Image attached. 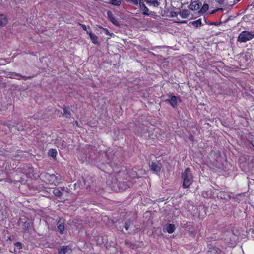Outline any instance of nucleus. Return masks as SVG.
<instances>
[{"label": "nucleus", "instance_id": "obj_4", "mask_svg": "<svg viewBox=\"0 0 254 254\" xmlns=\"http://www.w3.org/2000/svg\"><path fill=\"white\" fill-rule=\"evenodd\" d=\"M150 168L151 170L156 174L159 173L161 171V164L157 162H152L150 164Z\"/></svg>", "mask_w": 254, "mask_h": 254}, {"label": "nucleus", "instance_id": "obj_27", "mask_svg": "<svg viewBox=\"0 0 254 254\" xmlns=\"http://www.w3.org/2000/svg\"><path fill=\"white\" fill-rule=\"evenodd\" d=\"M216 1L220 5L224 3V0H216Z\"/></svg>", "mask_w": 254, "mask_h": 254}, {"label": "nucleus", "instance_id": "obj_31", "mask_svg": "<svg viewBox=\"0 0 254 254\" xmlns=\"http://www.w3.org/2000/svg\"><path fill=\"white\" fill-rule=\"evenodd\" d=\"M177 23H186V21H175Z\"/></svg>", "mask_w": 254, "mask_h": 254}, {"label": "nucleus", "instance_id": "obj_12", "mask_svg": "<svg viewBox=\"0 0 254 254\" xmlns=\"http://www.w3.org/2000/svg\"><path fill=\"white\" fill-rule=\"evenodd\" d=\"M57 224L58 231L61 234H63L65 229L64 223L59 221Z\"/></svg>", "mask_w": 254, "mask_h": 254}, {"label": "nucleus", "instance_id": "obj_6", "mask_svg": "<svg viewBox=\"0 0 254 254\" xmlns=\"http://www.w3.org/2000/svg\"><path fill=\"white\" fill-rule=\"evenodd\" d=\"M201 6V3L200 2L198 1H193L189 5V8L191 10H197L199 9Z\"/></svg>", "mask_w": 254, "mask_h": 254}, {"label": "nucleus", "instance_id": "obj_36", "mask_svg": "<svg viewBox=\"0 0 254 254\" xmlns=\"http://www.w3.org/2000/svg\"><path fill=\"white\" fill-rule=\"evenodd\" d=\"M13 78H15L14 76H13V77H12Z\"/></svg>", "mask_w": 254, "mask_h": 254}, {"label": "nucleus", "instance_id": "obj_35", "mask_svg": "<svg viewBox=\"0 0 254 254\" xmlns=\"http://www.w3.org/2000/svg\"><path fill=\"white\" fill-rule=\"evenodd\" d=\"M237 1H239L240 0H236Z\"/></svg>", "mask_w": 254, "mask_h": 254}, {"label": "nucleus", "instance_id": "obj_30", "mask_svg": "<svg viewBox=\"0 0 254 254\" xmlns=\"http://www.w3.org/2000/svg\"><path fill=\"white\" fill-rule=\"evenodd\" d=\"M15 76H20V77H22V76L19 74H15ZM23 78H25V79H27V78L25 76H22Z\"/></svg>", "mask_w": 254, "mask_h": 254}, {"label": "nucleus", "instance_id": "obj_8", "mask_svg": "<svg viewBox=\"0 0 254 254\" xmlns=\"http://www.w3.org/2000/svg\"><path fill=\"white\" fill-rule=\"evenodd\" d=\"M166 101H168V102L173 107H175L177 106V98L175 96H171L170 99H167Z\"/></svg>", "mask_w": 254, "mask_h": 254}, {"label": "nucleus", "instance_id": "obj_1", "mask_svg": "<svg viewBox=\"0 0 254 254\" xmlns=\"http://www.w3.org/2000/svg\"><path fill=\"white\" fill-rule=\"evenodd\" d=\"M182 179L183 180V187L184 188H188L193 182V176L189 168H187L182 174Z\"/></svg>", "mask_w": 254, "mask_h": 254}, {"label": "nucleus", "instance_id": "obj_3", "mask_svg": "<svg viewBox=\"0 0 254 254\" xmlns=\"http://www.w3.org/2000/svg\"><path fill=\"white\" fill-rule=\"evenodd\" d=\"M254 38V32L243 31L237 37V41L240 43H246Z\"/></svg>", "mask_w": 254, "mask_h": 254}, {"label": "nucleus", "instance_id": "obj_18", "mask_svg": "<svg viewBox=\"0 0 254 254\" xmlns=\"http://www.w3.org/2000/svg\"><path fill=\"white\" fill-rule=\"evenodd\" d=\"M57 152L55 149H51L48 152V154L50 156L55 158L57 156Z\"/></svg>", "mask_w": 254, "mask_h": 254}, {"label": "nucleus", "instance_id": "obj_17", "mask_svg": "<svg viewBox=\"0 0 254 254\" xmlns=\"http://www.w3.org/2000/svg\"><path fill=\"white\" fill-rule=\"evenodd\" d=\"M122 3L121 0H110V3L115 6H120Z\"/></svg>", "mask_w": 254, "mask_h": 254}, {"label": "nucleus", "instance_id": "obj_33", "mask_svg": "<svg viewBox=\"0 0 254 254\" xmlns=\"http://www.w3.org/2000/svg\"><path fill=\"white\" fill-rule=\"evenodd\" d=\"M189 138H190V140H192L193 137V136L192 135H191V136H190Z\"/></svg>", "mask_w": 254, "mask_h": 254}, {"label": "nucleus", "instance_id": "obj_25", "mask_svg": "<svg viewBox=\"0 0 254 254\" xmlns=\"http://www.w3.org/2000/svg\"><path fill=\"white\" fill-rule=\"evenodd\" d=\"M88 180H90V178H86V179H85V180H84V183H85V185H86V187H87L90 186V183H87V182H88Z\"/></svg>", "mask_w": 254, "mask_h": 254}, {"label": "nucleus", "instance_id": "obj_10", "mask_svg": "<svg viewBox=\"0 0 254 254\" xmlns=\"http://www.w3.org/2000/svg\"><path fill=\"white\" fill-rule=\"evenodd\" d=\"M166 231L168 233L171 234L174 232L175 230V225L173 224H169L166 226Z\"/></svg>", "mask_w": 254, "mask_h": 254}, {"label": "nucleus", "instance_id": "obj_14", "mask_svg": "<svg viewBox=\"0 0 254 254\" xmlns=\"http://www.w3.org/2000/svg\"><path fill=\"white\" fill-rule=\"evenodd\" d=\"M147 3L150 5H152L154 7H158L159 5V2L157 0H146Z\"/></svg>", "mask_w": 254, "mask_h": 254}, {"label": "nucleus", "instance_id": "obj_22", "mask_svg": "<svg viewBox=\"0 0 254 254\" xmlns=\"http://www.w3.org/2000/svg\"><path fill=\"white\" fill-rule=\"evenodd\" d=\"M64 114L63 115L66 118H69L70 117L71 114L69 111L67 110L65 108L63 109Z\"/></svg>", "mask_w": 254, "mask_h": 254}, {"label": "nucleus", "instance_id": "obj_16", "mask_svg": "<svg viewBox=\"0 0 254 254\" xmlns=\"http://www.w3.org/2000/svg\"><path fill=\"white\" fill-rule=\"evenodd\" d=\"M190 24H191L195 27H198L202 25V22L200 19H198L196 21L190 22Z\"/></svg>", "mask_w": 254, "mask_h": 254}, {"label": "nucleus", "instance_id": "obj_7", "mask_svg": "<svg viewBox=\"0 0 254 254\" xmlns=\"http://www.w3.org/2000/svg\"><path fill=\"white\" fill-rule=\"evenodd\" d=\"M107 16L111 22H112L114 25L119 26L120 25V22L118 21L113 15L111 11L107 12Z\"/></svg>", "mask_w": 254, "mask_h": 254}, {"label": "nucleus", "instance_id": "obj_26", "mask_svg": "<svg viewBox=\"0 0 254 254\" xmlns=\"http://www.w3.org/2000/svg\"><path fill=\"white\" fill-rule=\"evenodd\" d=\"M141 0H127V1H131L135 5H137L138 3V1H140Z\"/></svg>", "mask_w": 254, "mask_h": 254}, {"label": "nucleus", "instance_id": "obj_2", "mask_svg": "<svg viewBox=\"0 0 254 254\" xmlns=\"http://www.w3.org/2000/svg\"><path fill=\"white\" fill-rule=\"evenodd\" d=\"M42 177L45 181L50 184H54L57 186L61 181V179L54 174H50L48 173L41 174Z\"/></svg>", "mask_w": 254, "mask_h": 254}, {"label": "nucleus", "instance_id": "obj_20", "mask_svg": "<svg viewBox=\"0 0 254 254\" xmlns=\"http://www.w3.org/2000/svg\"><path fill=\"white\" fill-rule=\"evenodd\" d=\"M53 192L56 196L60 197L62 195V193L58 189H54Z\"/></svg>", "mask_w": 254, "mask_h": 254}, {"label": "nucleus", "instance_id": "obj_21", "mask_svg": "<svg viewBox=\"0 0 254 254\" xmlns=\"http://www.w3.org/2000/svg\"><path fill=\"white\" fill-rule=\"evenodd\" d=\"M30 228V224L29 222L26 221L23 224V229L25 230H28Z\"/></svg>", "mask_w": 254, "mask_h": 254}, {"label": "nucleus", "instance_id": "obj_23", "mask_svg": "<svg viewBox=\"0 0 254 254\" xmlns=\"http://www.w3.org/2000/svg\"><path fill=\"white\" fill-rule=\"evenodd\" d=\"M131 221L130 220H128L125 222V228L126 230H128L131 225Z\"/></svg>", "mask_w": 254, "mask_h": 254}, {"label": "nucleus", "instance_id": "obj_28", "mask_svg": "<svg viewBox=\"0 0 254 254\" xmlns=\"http://www.w3.org/2000/svg\"><path fill=\"white\" fill-rule=\"evenodd\" d=\"M177 14L176 12H172L171 13V17H172L177 16Z\"/></svg>", "mask_w": 254, "mask_h": 254}, {"label": "nucleus", "instance_id": "obj_24", "mask_svg": "<svg viewBox=\"0 0 254 254\" xmlns=\"http://www.w3.org/2000/svg\"><path fill=\"white\" fill-rule=\"evenodd\" d=\"M14 245L19 250L22 249V244L20 242H16Z\"/></svg>", "mask_w": 254, "mask_h": 254}, {"label": "nucleus", "instance_id": "obj_29", "mask_svg": "<svg viewBox=\"0 0 254 254\" xmlns=\"http://www.w3.org/2000/svg\"><path fill=\"white\" fill-rule=\"evenodd\" d=\"M147 130V128H146L145 129H144L143 131H141L140 132H139V133H140V134H142V133H145Z\"/></svg>", "mask_w": 254, "mask_h": 254}, {"label": "nucleus", "instance_id": "obj_19", "mask_svg": "<svg viewBox=\"0 0 254 254\" xmlns=\"http://www.w3.org/2000/svg\"><path fill=\"white\" fill-rule=\"evenodd\" d=\"M208 5L206 3H204L201 8L200 9L199 12L203 13L206 12L208 9Z\"/></svg>", "mask_w": 254, "mask_h": 254}, {"label": "nucleus", "instance_id": "obj_13", "mask_svg": "<svg viewBox=\"0 0 254 254\" xmlns=\"http://www.w3.org/2000/svg\"><path fill=\"white\" fill-rule=\"evenodd\" d=\"M189 12L187 9L182 10L180 12V15L183 18H187L189 16Z\"/></svg>", "mask_w": 254, "mask_h": 254}, {"label": "nucleus", "instance_id": "obj_5", "mask_svg": "<svg viewBox=\"0 0 254 254\" xmlns=\"http://www.w3.org/2000/svg\"><path fill=\"white\" fill-rule=\"evenodd\" d=\"M71 252V249L67 246H64L59 249V253L60 254H70Z\"/></svg>", "mask_w": 254, "mask_h": 254}, {"label": "nucleus", "instance_id": "obj_34", "mask_svg": "<svg viewBox=\"0 0 254 254\" xmlns=\"http://www.w3.org/2000/svg\"><path fill=\"white\" fill-rule=\"evenodd\" d=\"M252 145L254 147V140L252 141Z\"/></svg>", "mask_w": 254, "mask_h": 254}, {"label": "nucleus", "instance_id": "obj_9", "mask_svg": "<svg viewBox=\"0 0 254 254\" xmlns=\"http://www.w3.org/2000/svg\"><path fill=\"white\" fill-rule=\"evenodd\" d=\"M7 23V19L4 15H0V26H3Z\"/></svg>", "mask_w": 254, "mask_h": 254}, {"label": "nucleus", "instance_id": "obj_32", "mask_svg": "<svg viewBox=\"0 0 254 254\" xmlns=\"http://www.w3.org/2000/svg\"><path fill=\"white\" fill-rule=\"evenodd\" d=\"M82 27L83 29H84V30H86V26L85 25H82Z\"/></svg>", "mask_w": 254, "mask_h": 254}, {"label": "nucleus", "instance_id": "obj_15", "mask_svg": "<svg viewBox=\"0 0 254 254\" xmlns=\"http://www.w3.org/2000/svg\"><path fill=\"white\" fill-rule=\"evenodd\" d=\"M140 5L143 10V14L144 15L149 16V14L148 13V12L149 11L148 8L143 3H142V4L140 3Z\"/></svg>", "mask_w": 254, "mask_h": 254}, {"label": "nucleus", "instance_id": "obj_11", "mask_svg": "<svg viewBox=\"0 0 254 254\" xmlns=\"http://www.w3.org/2000/svg\"><path fill=\"white\" fill-rule=\"evenodd\" d=\"M89 35L90 36V38L92 41V42L96 44L98 42V37L94 33L92 32H90L89 33Z\"/></svg>", "mask_w": 254, "mask_h": 254}]
</instances>
